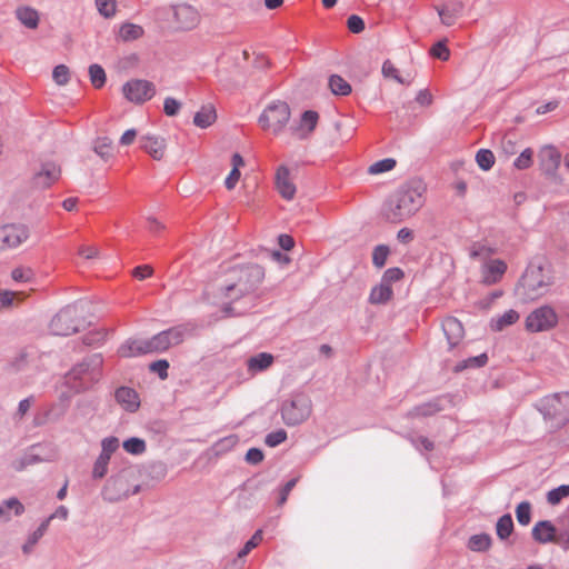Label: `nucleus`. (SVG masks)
Returning <instances> with one entry per match:
<instances>
[{
    "label": "nucleus",
    "mask_w": 569,
    "mask_h": 569,
    "mask_svg": "<svg viewBox=\"0 0 569 569\" xmlns=\"http://www.w3.org/2000/svg\"><path fill=\"white\" fill-rule=\"evenodd\" d=\"M262 540V530H257L253 536L246 542L243 548L238 552V558L246 557L253 548H256Z\"/></svg>",
    "instance_id": "nucleus-50"
},
{
    "label": "nucleus",
    "mask_w": 569,
    "mask_h": 569,
    "mask_svg": "<svg viewBox=\"0 0 569 569\" xmlns=\"http://www.w3.org/2000/svg\"><path fill=\"white\" fill-rule=\"evenodd\" d=\"M217 120V111L213 104L208 103L201 107L193 117V124L198 128L206 129Z\"/></svg>",
    "instance_id": "nucleus-23"
},
{
    "label": "nucleus",
    "mask_w": 569,
    "mask_h": 569,
    "mask_svg": "<svg viewBox=\"0 0 569 569\" xmlns=\"http://www.w3.org/2000/svg\"><path fill=\"white\" fill-rule=\"evenodd\" d=\"M396 164H397V162L395 159L386 158V159H382V160H379V161L372 163L368 168V172L370 174L383 173V172L392 170L396 167Z\"/></svg>",
    "instance_id": "nucleus-43"
},
{
    "label": "nucleus",
    "mask_w": 569,
    "mask_h": 569,
    "mask_svg": "<svg viewBox=\"0 0 569 569\" xmlns=\"http://www.w3.org/2000/svg\"><path fill=\"white\" fill-rule=\"evenodd\" d=\"M273 362V356L267 352H261L248 359V369L251 371H261L269 368Z\"/></svg>",
    "instance_id": "nucleus-32"
},
{
    "label": "nucleus",
    "mask_w": 569,
    "mask_h": 569,
    "mask_svg": "<svg viewBox=\"0 0 569 569\" xmlns=\"http://www.w3.org/2000/svg\"><path fill=\"white\" fill-rule=\"evenodd\" d=\"M3 505L7 510H13L16 516H20L24 512V506L17 498L4 500Z\"/></svg>",
    "instance_id": "nucleus-62"
},
{
    "label": "nucleus",
    "mask_w": 569,
    "mask_h": 569,
    "mask_svg": "<svg viewBox=\"0 0 569 569\" xmlns=\"http://www.w3.org/2000/svg\"><path fill=\"white\" fill-rule=\"evenodd\" d=\"M298 479L297 478H293L291 480H289L280 490V496H279V499H278V506H282L286 503L287 499H288V496L290 493V491L293 489V487L296 486Z\"/></svg>",
    "instance_id": "nucleus-61"
},
{
    "label": "nucleus",
    "mask_w": 569,
    "mask_h": 569,
    "mask_svg": "<svg viewBox=\"0 0 569 569\" xmlns=\"http://www.w3.org/2000/svg\"><path fill=\"white\" fill-rule=\"evenodd\" d=\"M390 253V249L386 244H379L375 247L372 252V263L377 268H382L388 259V256Z\"/></svg>",
    "instance_id": "nucleus-44"
},
{
    "label": "nucleus",
    "mask_w": 569,
    "mask_h": 569,
    "mask_svg": "<svg viewBox=\"0 0 569 569\" xmlns=\"http://www.w3.org/2000/svg\"><path fill=\"white\" fill-rule=\"evenodd\" d=\"M291 117V110L286 101H273L266 107L260 114L258 122L263 130H271L272 133L282 132Z\"/></svg>",
    "instance_id": "nucleus-7"
},
{
    "label": "nucleus",
    "mask_w": 569,
    "mask_h": 569,
    "mask_svg": "<svg viewBox=\"0 0 569 569\" xmlns=\"http://www.w3.org/2000/svg\"><path fill=\"white\" fill-rule=\"evenodd\" d=\"M190 332L191 330L189 329L188 325H178L171 327L150 338L149 347H151V350L154 352L167 351L169 348L182 343L186 336Z\"/></svg>",
    "instance_id": "nucleus-8"
},
{
    "label": "nucleus",
    "mask_w": 569,
    "mask_h": 569,
    "mask_svg": "<svg viewBox=\"0 0 569 569\" xmlns=\"http://www.w3.org/2000/svg\"><path fill=\"white\" fill-rule=\"evenodd\" d=\"M240 171L237 168H232L229 176L226 178L224 186L228 190H232L240 179Z\"/></svg>",
    "instance_id": "nucleus-64"
},
{
    "label": "nucleus",
    "mask_w": 569,
    "mask_h": 569,
    "mask_svg": "<svg viewBox=\"0 0 569 569\" xmlns=\"http://www.w3.org/2000/svg\"><path fill=\"white\" fill-rule=\"evenodd\" d=\"M114 397L117 402L129 412H136L140 407L139 396L132 388L120 387L116 390Z\"/></svg>",
    "instance_id": "nucleus-21"
},
{
    "label": "nucleus",
    "mask_w": 569,
    "mask_h": 569,
    "mask_svg": "<svg viewBox=\"0 0 569 569\" xmlns=\"http://www.w3.org/2000/svg\"><path fill=\"white\" fill-rule=\"evenodd\" d=\"M561 154L552 146L545 147L539 153V166L541 171L550 178H555L560 166Z\"/></svg>",
    "instance_id": "nucleus-13"
},
{
    "label": "nucleus",
    "mask_w": 569,
    "mask_h": 569,
    "mask_svg": "<svg viewBox=\"0 0 569 569\" xmlns=\"http://www.w3.org/2000/svg\"><path fill=\"white\" fill-rule=\"evenodd\" d=\"M126 480L122 476L111 477L104 488V499L109 501L120 500L122 497H129L130 495H137L140 491V486L137 485L131 492L124 490Z\"/></svg>",
    "instance_id": "nucleus-14"
},
{
    "label": "nucleus",
    "mask_w": 569,
    "mask_h": 569,
    "mask_svg": "<svg viewBox=\"0 0 569 569\" xmlns=\"http://www.w3.org/2000/svg\"><path fill=\"white\" fill-rule=\"evenodd\" d=\"M168 369L169 362L166 359H160L149 365V370L157 373L162 380L168 378Z\"/></svg>",
    "instance_id": "nucleus-52"
},
{
    "label": "nucleus",
    "mask_w": 569,
    "mask_h": 569,
    "mask_svg": "<svg viewBox=\"0 0 569 569\" xmlns=\"http://www.w3.org/2000/svg\"><path fill=\"white\" fill-rule=\"evenodd\" d=\"M457 399L458 396L451 393L435 397L429 401V416L453 408L457 403Z\"/></svg>",
    "instance_id": "nucleus-25"
},
{
    "label": "nucleus",
    "mask_w": 569,
    "mask_h": 569,
    "mask_svg": "<svg viewBox=\"0 0 569 569\" xmlns=\"http://www.w3.org/2000/svg\"><path fill=\"white\" fill-rule=\"evenodd\" d=\"M110 458L104 457V455H99L97 458L93 470H92V478L93 479H102L107 472H108V465H109Z\"/></svg>",
    "instance_id": "nucleus-46"
},
{
    "label": "nucleus",
    "mask_w": 569,
    "mask_h": 569,
    "mask_svg": "<svg viewBox=\"0 0 569 569\" xmlns=\"http://www.w3.org/2000/svg\"><path fill=\"white\" fill-rule=\"evenodd\" d=\"M448 40L446 38L437 41L429 48V56L439 59L441 61H447L450 58V50L447 46Z\"/></svg>",
    "instance_id": "nucleus-35"
},
{
    "label": "nucleus",
    "mask_w": 569,
    "mask_h": 569,
    "mask_svg": "<svg viewBox=\"0 0 569 569\" xmlns=\"http://www.w3.org/2000/svg\"><path fill=\"white\" fill-rule=\"evenodd\" d=\"M146 442L140 438H129L123 442V449L131 455H141L146 451Z\"/></svg>",
    "instance_id": "nucleus-45"
},
{
    "label": "nucleus",
    "mask_w": 569,
    "mask_h": 569,
    "mask_svg": "<svg viewBox=\"0 0 569 569\" xmlns=\"http://www.w3.org/2000/svg\"><path fill=\"white\" fill-rule=\"evenodd\" d=\"M102 363V360L99 356H94L90 362L83 361L77 365L69 373L68 378L82 380L87 375H89L90 366L92 365L94 368H99Z\"/></svg>",
    "instance_id": "nucleus-30"
},
{
    "label": "nucleus",
    "mask_w": 569,
    "mask_h": 569,
    "mask_svg": "<svg viewBox=\"0 0 569 569\" xmlns=\"http://www.w3.org/2000/svg\"><path fill=\"white\" fill-rule=\"evenodd\" d=\"M532 539L539 543L557 542V529L549 520L538 521L531 530Z\"/></svg>",
    "instance_id": "nucleus-19"
},
{
    "label": "nucleus",
    "mask_w": 569,
    "mask_h": 569,
    "mask_svg": "<svg viewBox=\"0 0 569 569\" xmlns=\"http://www.w3.org/2000/svg\"><path fill=\"white\" fill-rule=\"evenodd\" d=\"M52 78L58 86H64L69 82L70 71L66 64H58L52 71Z\"/></svg>",
    "instance_id": "nucleus-48"
},
{
    "label": "nucleus",
    "mask_w": 569,
    "mask_h": 569,
    "mask_svg": "<svg viewBox=\"0 0 569 569\" xmlns=\"http://www.w3.org/2000/svg\"><path fill=\"white\" fill-rule=\"evenodd\" d=\"M558 325V315L549 306H541L531 311L526 318V329L529 332H541L553 329Z\"/></svg>",
    "instance_id": "nucleus-9"
},
{
    "label": "nucleus",
    "mask_w": 569,
    "mask_h": 569,
    "mask_svg": "<svg viewBox=\"0 0 569 569\" xmlns=\"http://www.w3.org/2000/svg\"><path fill=\"white\" fill-rule=\"evenodd\" d=\"M17 19L27 28L36 29L39 24L38 11L30 7H19L16 10Z\"/></svg>",
    "instance_id": "nucleus-28"
},
{
    "label": "nucleus",
    "mask_w": 569,
    "mask_h": 569,
    "mask_svg": "<svg viewBox=\"0 0 569 569\" xmlns=\"http://www.w3.org/2000/svg\"><path fill=\"white\" fill-rule=\"evenodd\" d=\"M119 34L122 40L131 41L139 39L143 34V29L138 24L123 23L119 30Z\"/></svg>",
    "instance_id": "nucleus-37"
},
{
    "label": "nucleus",
    "mask_w": 569,
    "mask_h": 569,
    "mask_svg": "<svg viewBox=\"0 0 569 569\" xmlns=\"http://www.w3.org/2000/svg\"><path fill=\"white\" fill-rule=\"evenodd\" d=\"M442 330L447 338L449 349H453L465 337L462 323L455 317H448L442 321Z\"/></svg>",
    "instance_id": "nucleus-17"
},
{
    "label": "nucleus",
    "mask_w": 569,
    "mask_h": 569,
    "mask_svg": "<svg viewBox=\"0 0 569 569\" xmlns=\"http://www.w3.org/2000/svg\"><path fill=\"white\" fill-rule=\"evenodd\" d=\"M101 447L102 450L100 455L111 458V455L119 448V440L116 437L104 438L101 442Z\"/></svg>",
    "instance_id": "nucleus-55"
},
{
    "label": "nucleus",
    "mask_w": 569,
    "mask_h": 569,
    "mask_svg": "<svg viewBox=\"0 0 569 569\" xmlns=\"http://www.w3.org/2000/svg\"><path fill=\"white\" fill-rule=\"evenodd\" d=\"M538 410L546 420L551 421L552 427L561 428L569 422V392H557L543 397Z\"/></svg>",
    "instance_id": "nucleus-5"
},
{
    "label": "nucleus",
    "mask_w": 569,
    "mask_h": 569,
    "mask_svg": "<svg viewBox=\"0 0 569 569\" xmlns=\"http://www.w3.org/2000/svg\"><path fill=\"white\" fill-rule=\"evenodd\" d=\"M51 460H52V458H43V457H41L39 455H26L22 458H20L19 460H17L13 463V467H14V469L17 471H22L28 466H31V465H34V463H39V462H43V461H51Z\"/></svg>",
    "instance_id": "nucleus-42"
},
{
    "label": "nucleus",
    "mask_w": 569,
    "mask_h": 569,
    "mask_svg": "<svg viewBox=\"0 0 569 569\" xmlns=\"http://www.w3.org/2000/svg\"><path fill=\"white\" fill-rule=\"evenodd\" d=\"M507 270V264L502 260L491 261L485 270L483 282L486 284L497 283Z\"/></svg>",
    "instance_id": "nucleus-24"
},
{
    "label": "nucleus",
    "mask_w": 569,
    "mask_h": 569,
    "mask_svg": "<svg viewBox=\"0 0 569 569\" xmlns=\"http://www.w3.org/2000/svg\"><path fill=\"white\" fill-rule=\"evenodd\" d=\"M82 302H76L62 308L50 321V330L56 336H70L84 326Z\"/></svg>",
    "instance_id": "nucleus-4"
},
{
    "label": "nucleus",
    "mask_w": 569,
    "mask_h": 569,
    "mask_svg": "<svg viewBox=\"0 0 569 569\" xmlns=\"http://www.w3.org/2000/svg\"><path fill=\"white\" fill-rule=\"evenodd\" d=\"M425 184L410 181L391 193L381 207V217L390 223H400L413 216L425 203Z\"/></svg>",
    "instance_id": "nucleus-1"
},
{
    "label": "nucleus",
    "mask_w": 569,
    "mask_h": 569,
    "mask_svg": "<svg viewBox=\"0 0 569 569\" xmlns=\"http://www.w3.org/2000/svg\"><path fill=\"white\" fill-rule=\"evenodd\" d=\"M173 17L177 28L180 30L193 29L199 22L198 11L189 4L173 7Z\"/></svg>",
    "instance_id": "nucleus-15"
},
{
    "label": "nucleus",
    "mask_w": 569,
    "mask_h": 569,
    "mask_svg": "<svg viewBox=\"0 0 569 569\" xmlns=\"http://www.w3.org/2000/svg\"><path fill=\"white\" fill-rule=\"evenodd\" d=\"M263 458V451L259 448H250L244 456L246 462L253 466L262 462Z\"/></svg>",
    "instance_id": "nucleus-57"
},
{
    "label": "nucleus",
    "mask_w": 569,
    "mask_h": 569,
    "mask_svg": "<svg viewBox=\"0 0 569 569\" xmlns=\"http://www.w3.org/2000/svg\"><path fill=\"white\" fill-rule=\"evenodd\" d=\"M287 431L284 429H279L277 431H272L268 433L264 438V443L268 447H277L278 445L282 443L287 440Z\"/></svg>",
    "instance_id": "nucleus-51"
},
{
    "label": "nucleus",
    "mask_w": 569,
    "mask_h": 569,
    "mask_svg": "<svg viewBox=\"0 0 569 569\" xmlns=\"http://www.w3.org/2000/svg\"><path fill=\"white\" fill-rule=\"evenodd\" d=\"M476 162L480 169L488 171L495 164V154L489 149H480L476 154Z\"/></svg>",
    "instance_id": "nucleus-39"
},
{
    "label": "nucleus",
    "mask_w": 569,
    "mask_h": 569,
    "mask_svg": "<svg viewBox=\"0 0 569 569\" xmlns=\"http://www.w3.org/2000/svg\"><path fill=\"white\" fill-rule=\"evenodd\" d=\"M502 296V291L501 290H495L492 292H490L486 298L481 299L478 305L480 306V308L482 309H488L490 308V306L492 305V302L500 298Z\"/></svg>",
    "instance_id": "nucleus-63"
},
{
    "label": "nucleus",
    "mask_w": 569,
    "mask_h": 569,
    "mask_svg": "<svg viewBox=\"0 0 569 569\" xmlns=\"http://www.w3.org/2000/svg\"><path fill=\"white\" fill-rule=\"evenodd\" d=\"M392 295L393 291L391 286H387V283L381 282L371 289L369 295V302L371 305H385L391 300Z\"/></svg>",
    "instance_id": "nucleus-27"
},
{
    "label": "nucleus",
    "mask_w": 569,
    "mask_h": 569,
    "mask_svg": "<svg viewBox=\"0 0 569 569\" xmlns=\"http://www.w3.org/2000/svg\"><path fill=\"white\" fill-rule=\"evenodd\" d=\"M553 283V277L542 266L529 264L519 279L515 293L522 302L545 296Z\"/></svg>",
    "instance_id": "nucleus-2"
},
{
    "label": "nucleus",
    "mask_w": 569,
    "mask_h": 569,
    "mask_svg": "<svg viewBox=\"0 0 569 569\" xmlns=\"http://www.w3.org/2000/svg\"><path fill=\"white\" fill-rule=\"evenodd\" d=\"M96 4L99 12L106 18L112 17L116 12L114 0H96Z\"/></svg>",
    "instance_id": "nucleus-54"
},
{
    "label": "nucleus",
    "mask_w": 569,
    "mask_h": 569,
    "mask_svg": "<svg viewBox=\"0 0 569 569\" xmlns=\"http://www.w3.org/2000/svg\"><path fill=\"white\" fill-rule=\"evenodd\" d=\"M61 177V167L53 161L42 162L40 169L33 173L32 184L39 189L51 187Z\"/></svg>",
    "instance_id": "nucleus-12"
},
{
    "label": "nucleus",
    "mask_w": 569,
    "mask_h": 569,
    "mask_svg": "<svg viewBox=\"0 0 569 569\" xmlns=\"http://www.w3.org/2000/svg\"><path fill=\"white\" fill-rule=\"evenodd\" d=\"M329 87L336 96H348L351 92V86L338 74H332L329 78Z\"/></svg>",
    "instance_id": "nucleus-34"
},
{
    "label": "nucleus",
    "mask_w": 569,
    "mask_h": 569,
    "mask_svg": "<svg viewBox=\"0 0 569 569\" xmlns=\"http://www.w3.org/2000/svg\"><path fill=\"white\" fill-rule=\"evenodd\" d=\"M140 148L150 154L154 160H161L166 152V140L158 136H143L139 140Z\"/></svg>",
    "instance_id": "nucleus-18"
},
{
    "label": "nucleus",
    "mask_w": 569,
    "mask_h": 569,
    "mask_svg": "<svg viewBox=\"0 0 569 569\" xmlns=\"http://www.w3.org/2000/svg\"><path fill=\"white\" fill-rule=\"evenodd\" d=\"M462 8L463 6L461 2H450L441 7H435L441 20V23L447 27L455 24L457 18L462 11Z\"/></svg>",
    "instance_id": "nucleus-22"
},
{
    "label": "nucleus",
    "mask_w": 569,
    "mask_h": 569,
    "mask_svg": "<svg viewBox=\"0 0 569 569\" xmlns=\"http://www.w3.org/2000/svg\"><path fill=\"white\" fill-rule=\"evenodd\" d=\"M150 339L147 340H138V339H129L123 345L120 346L118 352L121 357L130 358L140 355L154 353L149 347Z\"/></svg>",
    "instance_id": "nucleus-20"
},
{
    "label": "nucleus",
    "mask_w": 569,
    "mask_h": 569,
    "mask_svg": "<svg viewBox=\"0 0 569 569\" xmlns=\"http://www.w3.org/2000/svg\"><path fill=\"white\" fill-rule=\"evenodd\" d=\"M89 76L90 81L96 89H100L104 86L107 78L106 72L101 66L97 63L91 64L89 67Z\"/></svg>",
    "instance_id": "nucleus-41"
},
{
    "label": "nucleus",
    "mask_w": 569,
    "mask_h": 569,
    "mask_svg": "<svg viewBox=\"0 0 569 569\" xmlns=\"http://www.w3.org/2000/svg\"><path fill=\"white\" fill-rule=\"evenodd\" d=\"M311 410L310 398L305 393H296L282 402L281 417L287 426L293 427L306 421L310 417Z\"/></svg>",
    "instance_id": "nucleus-6"
},
{
    "label": "nucleus",
    "mask_w": 569,
    "mask_h": 569,
    "mask_svg": "<svg viewBox=\"0 0 569 569\" xmlns=\"http://www.w3.org/2000/svg\"><path fill=\"white\" fill-rule=\"evenodd\" d=\"M533 151L530 148L525 149L515 160L513 166L519 170H525L532 164Z\"/></svg>",
    "instance_id": "nucleus-49"
},
{
    "label": "nucleus",
    "mask_w": 569,
    "mask_h": 569,
    "mask_svg": "<svg viewBox=\"0 0 569 569\" xmlns=\"http://www.w3.org/2000/svg\"><path fill=\"white\" fill-rule=\"evenodd\" d=\"M492 539L488 533L473 535L469 538L467 547L471 551H486L490 548Z\"/></svg>",
    "instance_id": "nucleus-33"
},
{
    "label": "nucleus",
    "mask_w": 569,
    "mask_h": 569,
    "mask_svg": "<svg viewBox=\"0 0 569 569\" xmlns=\"http://www.w3.org/2000/svg\"><path fill=\"white\" fill-rule=\"evenodd\" d=\"M519 313L516 310L510 309L506 311L502 316H499L496 319H491L490 328L495 332L501 331L506 327L516 323L519 320Z\"/></svg>",
    "instance_id": "nucleus-29"
},
{
    "label": "nucleus",
    "mask_w": 569,
    "mask_h": 569,
    "mask_svg": "<svg viewBox=\"0 0 569 569\" xmlns=\"http://www.w3.org/2000/svg\"><path fill=\"white\" fill-rule=\"evenodd\" d=\"M180 102L176 100L174 98H166L164 104H163V111L167 116L173 117L178 113L180 109Z\"/></svg>",
    "instance_id": "nucleus-59"
},
{
    "label": "nucleus",
    "mask_w": 569,
    "mask_h": 569,
    "mask_svg": "<svg viewBox=\"0 0 569 569\" xmlns=\"http://www.w3.org/2000/svg\"><path fill=\"white\" fill-rule=\"evenodd\" d=\"M122 93L130 102L142 104L154 97L156 87L151 81L132 79L123 84Z\"/></svg>",
    "instance_id": "nucleus-10"
},
{
    "label": "nucleus",
    "mask_w": 569,
    "mask_h": 569,
    "mask_svg": "<svg viewBox=\"0 0 569 569\" xmlns=\"http://www.w3.org/2000/svg\"><path fill=\"white\" fill-rule=\"evenodd\" d=\"M319 120V114L317 111L307 110L301 114V129L307 127V132L301 134V138H306L317 127Z\"/></svg>",
    "instance_id": "nucleus-38"
},
{
    "label": "nucleus",
    "mask_w": 569,
    "mask_h": 569,
    "mask_svg": "<svg viewBox=\"0 0 569 569\" xmlns=\"http://www.w3.org/2000/svg\"><path fill=\"white\" fill-rule=\"evenodd\" d=\"M153 274V268L149 264L136 267L132 270V276L139 280L147 279Z\"/></svg>",
    "instance_id": "nucleus-60"
},
{
    "label": "nucleus",
    "mask_w": 569,
    "mask_h": 569,
    "mask_svg": "<svg viewBox=\"0 0 569 569\" xmlns=\"http://www.w3.org/2000/svg\"><path fill=\"white\" fill-rule=\"evenodd\" d=\"M515 526L510 513L501 516L496 525V533L500 540L508 539L513 532Z\"/></svg>",
    "instance_id": "nucleus-31"
},
{
    "label": "nucleus",
    "mask_w": 569,
    "mask_h": 569,
    "mask_svg": "<svg viewBox=\"0 0 569 569\" xmlns=\"http://www.w3.org/2000/svg\"><path fill=\"white\" fill-rule=\"evenodd\" d=\"M569 496V485H561L547 493V501L550 505L559 503L563 498Z\"/></svg>",
    "instance_id": "nucleus-47"
},
{
    "label": "nucleus",
    "mask_w": 569,
    "mask_h": 569,
    "mask_svg": "<svg viewBox=\"0 0 569 569\" xmlns=\"http://www.w3.org/2000/svg\"><path fill=\"white\" fill-rule=\"evenodd\" d=\"M405 273L400 268H389L385 271L381 282L391 286L392 282L399 281L403 278Z\"/></svg>",
    "instance_id": "nucleus-53"
},
{
    "label": "nucleus",
    "mask_w": 569,
    "mask_h": 569,
    "mask_svg": "<svg viewBox=\"0 0 569 569\" xmlns=\"http://www.w3.org/2000/svg\"><path fill=\"white\" fill-rule=\"evenodd\" d=\"M112 141L108 137H100L96 140L93 151L103 160L112 157L111 152Z\"/></svg>",
    "instance_id": "nucleus-36"
},
{
    "label": "nucleus",
    "mask_w": 569,
    "mask_h": 569,
    "mask_svg": "<svg viewBox=\"0 0 569 569\" xmlns=\"http://www.w3.org/2000/svg\"><path fill=\"white\" fill-rule=\"evenodd\" d=\"M347 26L352 33H360L365 30V22L362 18L356 14H352L348 18Z\"/></svg>",
    "instance_id": "nucleus-58"
},
{
    "label": "nucleus",
    "mask_w": 569,
    "mask_h": 569,
    "mask_svg": "<svg viewBox=\"0 0 569 569\" xmlns=\"http://www.w3.org/2000/svg\"><path fill=\"white\" fill-rule=\"evenodd\" d=\"M531 503L529 501H521L516 507V518L519 525L528 526L531 521Z\"/></svg>",
    "instance_id": "nucleus-40"
},
{
    "label": "nucleus",
    "mask_w": 569,
    "mask_h": 569,
    "mask_svg": "<svg viewBox=\"0 0 569 569\" xmlns=\"http://www.w3.org/2000/svg\"><path fill=\"white\" fill-rule=\"evenodd\" d=\"M488 360L489 358L486 352L480 353L479 356L476 357L463 359L455 365V367L452 368V372L460 373L465 370L482 368L488 363Z\"/></svg>",
    "instance_id": "nucleus-26"
},
{
    "label": "nucleus",
    "mask_w": 569,
    "mask_h": 569,
    "mask_svg": "<svg viewBox=\"0 0 569 569\" xmlns=\"http://www.w3.org/2000/svg\"><path fill=\"white\" fill-rule=\"evenodd\" d=\"M264 278V270L259 264H247L231 270L230 282L222 288L224 297L237 300L252 293Z\"/></svg>",
    "instance_id": "nucleus-3"
},
{
    "label": "nucleus",
    "mask_w": 569,
    "mask_h": 569,
    "mask_svg": "<svg viewBox=\"0 0 569 569\" xmlns=\"http://www.w3.org/2000/svg\"><path fill=\"white\" fill-rule=\"evenodd\" d=\"M382 74L385 78H390L399 83H403L402 78L399 76L398 69L393 66L390 60H386L382 66Z\"/></svg>",
    "instance_id": "nucleus-56"
},
{
    "label": "nucleus",
    "mask_w": 569,
    "mask_h": 569,
    "mask_svg": "<svg viewBox=\"0 0 569 569\" xmlns=\"http://www.w3.org/2000/svg\"><path fill=\"white\" fill-rule=\"evenodd\" d=\"M274 183L278 192L286 200H292L296 194V186L290 178V170L287 166L278 167L274 177Z\"/></svg>",
    "instance_id": "nucleus-16"
},
{
    "label": "nucleus",
    "mask_w": 569,
    "mask_h": 569,
    "mask_svg": "<svg viewBox=\"0 0 569 569\" xmlns=\"http://www.w3.org/2000/svg\"><path fill=\"white\" fill-rule=\"evenodd\" d=\"M29 238L26 224L12 223L0 227V250L16 248Z\"/></svg>",
    "instance_id": "nucleus-11"
}]
</instances>
